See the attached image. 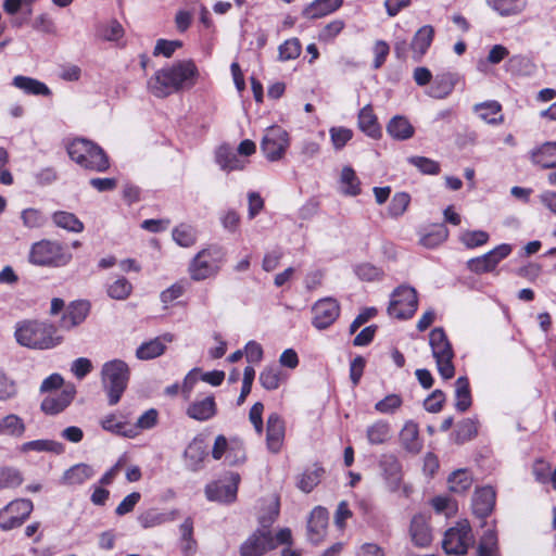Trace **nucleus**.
Returning <instances> with one entry per match:
<instances>
[{"label":"nucleus","mask_w":556,"mask_h":556,"mask_svg":"<svg viewBox=\"0 0 556 556\" xmlns=\"http://www.w3.org/2000/svg\"><path fill=\"white\" fill-rule=\"evenodd\" d=\"M473 112L478 114L479 118L490 125H498L504 122L502 112V104L496 100H489L473 105Z\"/></svg>","instance_id":"393cba45"},{"label":"nucleus","mask_w":556,"mask_h":556,"mask_svg":"<svg viewBox=\"0 0 556 556\" xmlns=\"http://www.w3.org/2000/svg\"><path fill=\"white\" fill-rule=\"evenodd\" d=\"M166 345L160 338H154L140 344L136 350V357L140 361H149L161 356Z\"/></svg>","instance_id":"79ce46f5"},{"label":"nucleus","mask_w":556,"mask_h":556,"mask_svg":"<svg viewBox=\"0 0 556 556\" xmlns=\"http://www.w3.org/2000/svg\"><path fill=\"white\" fill-rule=\"evenodd\" d=\"M478 425L475 419L466 418L457 424L454 431V440L456 443L462 444L470 441L477 435Z\"/></svg>","instance_id":"3c124183"},{"label":"nucleus","mask_w":556,"mask_h":556,"mask_svg":"<svg viewBox=\"0 0 556 556\" xmlns=\"http://www.w3.org/2000/svg\"><path fill=\"white\" fill-rule=\"evenodd\" d=\"M286 378V375L277 365H268L261 371L258 380L264 389L273 391L278 389Z\"/></svg>","instance_id":"58836bf2"},{"label":"nucleus","mask_w":556,"mask_h":556,"mask_svg":"<svg viewBox=\"0 0 556 556\" xmlns=\"http://www.w3.org/2000/svg\"><path fill=\"white\" fill-rule=\"evenodd\" d=\"M197 76L198 68L192 61H179L156 71L148 80V89L153 96L165 98L181 89L192 87Z\"/></svg>","instance_id":"f257e3e1"},{"label":"nucleus","mask_w":556,"mask_h":556,"mask_svg":"<svg viewBox=\"0 0 556 556\" xmlns=\"http://www.w3.org/2000/svg\"><path fill=\"white\" fill-rule=\"evenodd\" d=\"M72 260V253L61 242L43 239L31 244L28 262L42 267H61Z\"/></svg>","instance_id":"39448f33"},{"label":"nucleus","mask_w":556,"mask_h":556,"mask_svg":"<svg viewBox=\"0 0 556 556\" xmlns=\"http://www.w3.org/2000/svg\"><path fill=\"white\" fill-rule=\"evenodd\" d=\"M22 472L14 467H0V490L14 489L23 483Z\"/></svg>","instance_id":"864d4df0"},{"label":"nucleus","mask_w":556,"mask_h":556,"mask_svg":"<svg viewBox=\"0 0 556 556\" xmlns=\"http://www.w3.org/2000/svg\"><path fill=\"white\" fill-rule=\"evenodd\" d=\"M485 2L501 16L517 15L527 7L526 0H485Z\"/></svg>","instance_id":"4c0bfd02"},{"label":"nucleus","mask_w":556,"mask_h":556,"mask_svg":"<svg viewBox=\"0 0 556 556\" xmlns=\"http://www.w3.org/2000/svg\"><path fill=\"white\" fill-rule=\"evenodd\" d=\"M14 337L20 345L34 350L53 349L63 341L53 324L40 320L17 323Z\"/></svg>","instance_id":"f03ea898"},{"label":"nucleus","mask_w":556,"mask_h":556,"mask_svg":"<svg viewBox=\"0 0 556 556\" xmlns=\"http://www.w3.org/2000/svg\"><path fill=\"white\" fill-rule=\"evenodd\" d=\"M341 192L345 195L356 197L361 193V181L351 166H344L340 176Z\"/></svg>","instance_id":"a19ab883"},{"label":"nucleus","mask_w":556,"mask_h":556,"mask_svg":"<svg viewBox=\"0 0 556 556\" xmlns=\"http://www.w3.org/2000/svg\"><path fill=\"white\" fill-rule=\"evenodd\" d=\"M12 84L27 94L46 97L51 94V90L45 83L31 77L18 75L13 78Z\"/></svg>","instance_id":"72a5a7b5"},{"label":"nucleus","mask_w":556,"mask_h":556,"mask_svg":"<svg viewBox=\"0 0 556 556\" xmlns=\"http://www.w3.org/2000/svg\"><path fill=\"white\" fill-rule=\"evenodd\" d=\"M302 51L301 42L298 38L287 39L278 47V60L281 62L295 60Z\"/></svg>","instance_id":"6e6d98bb"},{"label":"nucleus","mask_w":556,"mask_h":556,"mask_svg":"<svg viewBox=\"0 0 556 556\" xmlns=\"http://www.w3.org/2000/svg\"><path fill=\"white\" fill-rule=\"evenodd\" d=\"M455 408L463 413L471 405L469 381L466 377H459L455 382Z\"/></svg>","instance_id":"a18cd8bd"},{"label":"nucleus","mask_w":556,"mask_h":556,"mask_svg":"<svg viewBox=\"0 0 556 556\" xmlns=\"http://www.w3.org/2000/svg\"><path fill=\"white\" fill-rule=\"evenodd\" d=\"M511 251L510 244L502 243L482 256L470 258L467 266L476 274L492 271L502 260L506 258L511 253Z\"/></svg>","instance_id":"ddd939ff"},{"label":"nucleus","mask_w":556,"mask_h":556,"mask_svg":"<svg viewBox=\"0 0 556 556\" xmlns=\"http://www.w3.org/2000/svg\"><path fill=\"white\" fill-rule=\"evenodd\" d=\"M531 162L542 168L556 167V142L547 141L530 152Z\"/></svg>","instance_id":"a878e982"},{"label":"nucleus","mask_w":556,"mask_h":556,"mask_svg":"<svg viewBox=\"0 0 556 556\" xmlns=\"http://www.w3.org/2000/svg\"><path fill=\"white\" fill-rule=\"evenodd\" d=\"M400 441L407 452L413 454L419 453L422 448V441L419 438L417 424L414 421L405 422L400 432Z\"/></svg>","instance_id":"bb28decb"},{"label":"nucleus","mask_w":556,"mask_h":556,"mask_svg":"<svg viewBox=\"0 0 556 556\" xmlns=\"http://www.w3.org/2000/svg\"><path fill=\"white\" fill-rule=\"evenodd\" d=\"M21 218L23 225L27 228H39L42 227L47 218L46 216L36 208H26L22 212Z\"/></svg>","instance_id":"e2e57ef3"},{"label":"nucleus","mask_w":556,"mask_h":556,"mask_svg":"<svg viewBox=\"0 0 556 556\" xmlns=\"http://www.w3.org/2000/svg\"><path fill=\"white\" fill-rule=\"evenodd\" d=\"M93 476V468L88 464L80 463L72 466L63 473L62 483L66 485H80Z\"/></svg>","instance_id":"cd10ccee"},{"label":"nucleus","mask_w":556,"mask_h":556,"mask_svg":"<svg viewBox=\"0 0 556 556\" xmlns=\"http://www.w3.org/2000/svg\"><path fill=\"white\" fill-rule=\"evenodd\" d=\"M100 36L108 41H117L124 36V28L116 20L100 27Z\"/></svg>","instance_id":"69168bd1"},{"label":"nucleus","mask_w":556,"mask_h":556,"mask_svg":"<svg viewBox=\"0 0 556 556\" xmlns=\"http://www.w3.org/2000/svg\"><path fill=\"white\" fill-rule=\"evenodd\" d=\"M217 413V407L215 403L214 396H205L201 400H195L192 402L186 414L189 418L198 420V421H206L213 418Z\"/></svg>","instance_id":"b1692460"},{"label":"nucleus","mask_w":556,"mask_h":556,"mask_svg":"<svg viewBox=\"0 0 556 556\" xmlns=\"http://www.w3.org/2000/svg\"><path fill=\"white\" fill-rule=\"evenodd\" d=\"M495 491L492 486H482L476 489L472 496V510L479 518L488 517L495 505Z\"/></svg>","instance_id":"5701e85b"},{"label":"nucleus","mask_w":556,"mask_h":556,"mask_svg":"<svg viewBox=\"0 0 556 556\" xmlns=\"http://www.w3.org/2000/svg\"><path fill=\"white\" fill-rule=\"evenodd\" d=\"M402 403V397L399 394H389L376 403L375 409L381 414H393Z\"/></svg>","instance_id":"338daca9"},{"label":"nucleus","mask_w":556,"mask_h":556,"mask_svg":"<svg viewBox=\"0 0 556 556\" xmlns=\"http://www.w3.org/2000/svg\"><path fill=\"white\" fill-rule=\"evenodd\" d=\"M408 162L424 174L437 175L440 172V164L425 156H410Z\"/></svg>","instance_id":"052dcab7"},{"label":"nucleus","mask_w":556,"mask_h":556,"mask_svg":"<svg viewBox=\"0 0 556 556\" xmlns=\"http://www.w3.org/2000/svg\"><path fill=\"white\" fill-rule=\"evenodd\" d=\"M380 468L388 490L396 492L402 484V465L394 455H383L380 460Z\"/></svg>","instance_id":"6ab92c4d"},{"label":"nucleus","mask_w":556,"mask_h":556,"mask_svg":"<svg viewBox=\"0 0 556 556\" xmlns=\"http://www.w3.org/2000/svg\"><path fill=\"white\" fill-rule=\"evenodd\" d=\"M478 556H501L497 535L494 530H486L478 544Z\"/></svg>","instance_id":"09e8293b"},{"label":"nucleus","mask_w":556,"mask_h":556,"mask_svg":"<svg viewBox=\"0 0 556 556\" xmlns=\"http://www.w3.org/2000/svg\"><path fill=\"white\" fill-rule=\"evenodd\" d=\"M358 126L363 132L374 139L381 136V128L370 104H367L361 110L358 114Z\"/></svg>","instance_id":"473e14b6"},{"label":"nucleus","mask_w":556,"mask_h":556,"mask_svg":"<svg viewBox=\"0 0 556 556\" xmlns=\"http://www.w3.org/2000/svg\"><path fill=\"white\" fill-rule=\"evenodd\" d=\"M286 433V425L281 416L271 413L267 418L266 445L269 452L277 454L280 452Z\"/></svg>","instance_id":"f3484780"},{"label":"nucleus","mask_w":556,"mask_h":556,"mask_svg":"<svg viewBox=\"0 0 556 556\" xmlns=\"http://www.w3.org/2000/svg\"><path fill=\"white\" fill-rule=\"evenodd\" d=\"M472 483V475L467 469H457L453 471L447 479L448 490L458 494L468 491Z\"/></svg>","instance_id":"ea45409f"},{"label":"nucleus","mask_w":556,"mask_h":556,"mask_svg":"<svg viewBox=\"0 0 556 556\" xmlns=\"http://www.w3.org/2000/svg\"><path fill=\"white\" fill-rule=\"evenodd\" d=\"M328 518L327 509L321 506H317L312 510L307 522V536L313 544H318L324 540Z\"/></svg>","instance_id":"412c9836"},{"label":"nucleus","mask_w":556,"mask_h":556,"mask_svg":"<svg viewBox=\"0 0 556 556\" xmlns=\"http://www.w3.org/2000/svg\"><path fill=\"white\" fill-rule=\"evenodd\" d=\"M417 307L416 290L409 286H400L391 294L388 313L391 317L397 319H408L415 314Z\"/></svg>","instance_id":"6e6552de"},{"label":"nucleus","mask_w":556,"mask_h":556,"mask_svg":"<svg viewBox=\"0 0 556 556\" xmlns=\"http://www.w3.org/2000/svg\"><path fill=\"white\" fill-rule=\"evenodd\" d=\"M275 547V538L269 530H256L240 545L239 552L240 556H263Z\"/></svg>","instance_id":"4468645a"},{"label":"nucleus","mask_w":556,"mask_h":556,"mask_svg":"<svg viewBox=\"0 0 556 556\" xmlns=\"http://www.w3.org/2000/svg\"><path fill=\"white\" fill-rule=\"evenodd\" d=\"M472 543L471 527L467 520H463L445 531L442 547L448 555H464Z\"/></svg>","instance_id":"1a4fd4ad"},{"label":"nucleus","mask_w":556,"mask_h":556,"mask_svg":"<svg viewBox=\"0 0 556 556\" xmlns=\"http://www.w3.org/2000/svg\"><path fill=\"white\" fill-rule=\"evenodd\" d=\"M26 431L24 420L16 414H8L0 417V435L21 438Z\"/></svg>","instance_id":"c9c22d12"},{"label":"nucleus","mask_w":556,"mask_h":556,"mask_svg":"<svg viewBox=\"0 0 556 556\" xmlns=\"http://www.w3.org/2000/svg\"><path fill=\"white\" fill-rule=\"evenodd\" d=\"M289 147V135L280 126H270L265 130L261 142V149L265 157L270 161H279Z\"/></svg>","instance_id":"9d476101"},{"label":"nucleus","mask_w":556,"mask_h":556,"mask_svg":"<svg viewBox=\"0 0 556 556\" xmlns=\"http://www.w3.org/2000/svg\"><path fill=\"white\" fill-rule=\"evenodd\" d=\"M343 0H314L303 10V16L308 20L326 16L342 5Z\"/></svg>","instance_id":"c85d7f7f"},{"label":"nucleus","mask_w":556,"mask_h":556,"mask_svg":"<svg viewBox=\"0 0 556 556\" xmlns=\"http://www.w3.org/2000/svg\"><path fill=\"white\" fill-rule=\"evenodd\" d=\"M67 153L81 167L103 173L109 169L110 162L105 152L94 142L77 138L67 146Z\"/></svg>","instance_id":"20e7f679"},{"label":"nucleus","mask_w":556,"mask_h":556,"mask_svg":"<svg viewBox=\"0 0 556 556\" xmlns=\"http://www.w3.org/2000/svg\"><path fill=\"white\" fill-rule=\"evenodd\" d=\"M410 202V197L406 192H397L393 195L388 212L389 215L393 218H397L402 216L407 210Z\"/></svg>","instance_id":"13d9d810"},{"label":"nucleus","mask_w":556,"mask_h":556,"mask_svg":"<svg viewBox=\"0 0 556 556\" xmlns=\"http://www.w3.org/2000/svg\"><path fill=\"white\" fill-rule=\"evenodd\" d=\"M90 302L85 300L72 302L60 320V327L64 330H71L83 324L90 313Z\"/></svg>","instance_id":"a211bd4d"},{"label":"nucleus","mask_w":556,"mask_h":556,"mask_svg":"<svg viewBox=\"0 0 556 556\" xmlns=\"http://www.w3.org/2000/svg\"><path fill=\"white\" fill-rule=\"evenodd\" d=\"M245 460V450L242 441L233 439L230 441V447L226 454V462L230 466H236Z\"/></svg>","instance_id":"680f3d73"},{"label":"nucleus","mask_w":556,"mask_h":556,"mask_svg":"<svg viewBox=\"0 0 556 556\" xmlns=\"http://www.w3.org/2000/svg\"><path fill=\"white\" fill-rule=\"evenodd\" d=\"M355 275L364 281H375L381 279L383 271L381 268L370 264L361 263L354 266Z\"/></svg>","instance_id":"bf43d9fd"},{"label":"nucleus","mask_w":556,"mask_h":556,"mask_svg":"<svg viewBox=\"0 0 556 556\" xmlns=\"http://www.w3.org/2000/svg\"><path fill=\"white\" fill-rule=\"evenodd\" d=\"M409 536L413 544L417 547L425 548L431 544L432 533L425 515L418 514L412 518Z\"/></svg>","instance_id":"4be33fe9"},{"label":"nucleus","mask_w":556,"mask_h":556,"mask_svg":"<svg viewBox=\"0 0 556 556\" xmlns=\"http://www.w3.org/2000/svg\"><path fill=\"white\" fill-rule=\"evenodd\" d=\"M392 435L391 426L386 420H377L367 427L366 437L371 445L387 443Z\"/></svg>","instance_id":"e433bc0d"},{"label":"nucleus","mask_w":556,"mask_h":556,"mask_svg":"<svg viewBox=\"0 0 556 556\" xmlns=\"http://www.w3.org/2000/svg\"><path fill=\"white\" fill-rule=\"evenodd\" d=\"M17 394V387L13 379L0 371V401L5 402Z\"/></svg>","instance_id":"774afa93"},{"label":"nucleus","mask_w":556,"mask_h":556,"mask_svg":"<svg viewBox=\"0 0 556 556\" xmlns=\"http://www.w3.org/2000/svg\"><path fill=\"white\" fill-rule=\"evenodd\" d=\"M489 238V233L484 230H466L460 235L459 240L465 247L473 249L485 244Z\"/></svg>","instance_id":"4d7b16f0"},{"label":"nucleus","mask_w":556,"mask_h":556,"mask_svg":"<svg viewBox=\"0 0 556 556\" xmlns=\"http://www.w3.org/2000/svg\"><path fill=\"white\" fill-rule=\"evenodd\" d=\"M226 252L219 245L212 244L198 252L189 265V274L192 280L201 281L214 277L219 271Z\"/></svg>","instance_id":"423d86ee"},{"label":"nucleus","mask_w":556,"mask_h":556,"mask_svg":"<svg viewBox=\"0 0 556 556\" xmlns=\"http://www.w3.org/2000/svg\"><path fill=\"white\" fill-rule=\"evenodd\" d=\"M429 344L441 377L445 380L453 378L455 375L454 351L443 328L438 327L431 330Z\"/></svg>","instance_id":"0eeeda50"},{"label":"nucleus","mask_w":556,"mask_h":556,"mask_svg":"<svg viewBox=\"0 0 556 556\" xmlns=\"http://www.w3.org/2000/svg\"><path fill=\"white\" fill-rule=\"evenodd\" d=\"M101 425L104 430L116 434H122L127 438H134L138 433L135 428H127V425L117 420L114 415L106 416L101 421Z\"/></svg>","instance_id":"5fc2aeb1"},{"label":"nucleus","mask_w":556,"mask_h":556,"mask_svg":"<svg viewBox=\"0 0 556 556\" xmlns=\"http://www.w3.org/2000/svg\"><path fill=\"white\" fill-rule=\"evenodd\" d=\"M172 237L178 245L189 248L197 242V230L191 225L180 224L173 229Z\"/></svg>","instance_id":"8fccbe9b"},{"label":"nucleus","mask_w":556,"mask_h":556,"mask_svg":"<svg viewBox=\"0 0 556 556\" xmlns=\"http://www.w3.org/2000/svg\"><path fill=\"white\" fill-rule=\"evenodd\" d=\"M323 473L324 469L321 467L306 469L299 477L298 488L305 493H309L320 482Z\"/></svg>","instance_id":"603ef678"},{"label":"nucleus","mask_w":556,"mask_h":556,"mask_svg":"<svg viewBox=\"0 0 556 556\" xmlns=\"http://www.w3.org/2000/svg\"><path fill=\"white\" fill-rule=\"evenodd\" d=\"M33 502L18 498L10 502L0 510V528L4 531L20 527L33 511Z\"/></svg>","instance_id":"9b49d317"},{"label":"nucleus","mask_w":556,"mask_h":556,"mask_svg":"<svg viewBox=\"0 0 556 556\" xmlns=\"http://www.w3.org/2000/svg\"><path fill=\"white\" fill-rule=\"evenodd\" d=\"M313 325L317 329H326L332 325L340 314V306L337 300L326 298L317 301L313 308Z\"/></svg>","instance_id":"2eb2a0df"},{"label":"nucleus","mask_w":556,"mask_h":556,"mask_svg":"<svg viewBox=\"0 0 556 556\" xmlns=\"http://www.w3.org/2000/svg\"><path fill=\"white\" fill-rule=\"evenodd\" d=\"M329 134L336 150H341L353 137V131L345 127H331Z\"/></svg>","instance_id":"0e129e2a"},{"label":"nucleus","mask_w":556,"mask_h":556,"mask_svg":"<svg viewBox=\"0 0 556 556\" xmlns=\"http://www.w3.org/2000/svg\"><path fill=\"white\" fill-rule=\"evenodd\" d=\"M175 519L174 513H161L157 509H148L141 513L137 520L143 529L154 528Z\"/></svg>","instance_id":"37998d69"},{"label":"nucleus","mask_w":556,"mask_h":556,"mask_svg":"<svg viewBox=\"0 0 556 556\" xmlns=\"http://www.w3.org/2000/svg\"><path fill=\"white\" fill-rule=\"evenodd\" d=\"M216 163L223 170H241L245 166V162L238 157L229 147L220 146L215 155Z\"/></svg>","instance_id":"2f4dec72"},{"label":"nucleus","mask_w":556,"mask_h":556,"mask_svg":"<svg viewBox=\"0 0 556 556\" xmlns=\"http://www.w3.org/2000/svg\"><path fill=\"white\" fill-rule=\"evenodd\" d=\"M239 482V473L230 472L223 479L206 485V497L210 501L231 503L236 500Z\"/></svg>","instance_id":"f8f14e48"},{"label":"nucleus","mask_w":556,"mask_h":556,"mask_svg":"<svg viewBox=\"0 0 556 556\" xmlns=\"http://www.w3.org/2000/svg\"><path fill=\"white\" fill-rule=\"evenodd\" d=\"M434 38V28L431 25H424L414 34L409 45L412 58L420 62L428 52Z\"/></svg>","instance_id":"aec40b11"},{"label":"nucleus","mask_w":556,"mask_h":556,"mask_svg":"<svg viewBox=\"0 0 556 556\" xmlns=\"http://www.w3.org/2000/svg\"><path fill=\"white\" fill-rule=\"evenodd\" d=\"M75 394V386L67 383L61 392L46 396L41 402L40 408L47 415L60 414L73 402Z\"/></svg>","instance_id":"dca6fc26"},{"label":"nucleus","mask_w":556,"mask_h":556,"mask_svg":"<svg viewBox=\"0 0 556 556\" xmlns=\"http://www.w3.org/2000/svg\"><path fill=\"white\" fill-rule=\"evenodd\" d=\"M129 379L130 368L123 359L114 358L102 365L101 381L110 405H116L119 402Z\"/></svg>","instance_id":"7ed1b4c3"},{"label":"nucleus","mask_w":556,"mask_h":556,"mask_svg":"<svg viewBox=\"0 0 556 556\" xmlns=\"http://www.w3.org/2000/svg\"><path fill=\"white\" fill-rule=\"evenodd\" d=\"M21 453L27 454L29 452L36 453H53L60 455L64 452V445L61 442L48 439H39L34 441L24 442L18 447Z\"/></svg>","instance_id":"c756f323"},{"label":"nucleus","mask_w":556,"mask_h":556,"mask_svg":"<svg viewBox=\"0 0 556 556\" xmlns=\"http://www.w3.org/2000/svg\"><path fill=\"white\" fill-rule=\"evenodd\" d=\"M52 220L54 225L59 228H63L71 232H81L84 230V224L80 222L75 214L58 211L53 213Z\"/></svg>","instance_id":"c03bdc74"},{"label":"nucleus","mask_w":556,"mask_h":556,"mask_svg":"<svg viewBox=\"0 0 556 556\" xmlns=\"http://www.w3.org/2000/svg\"><path fill=\"white\" fill-rule=\"evenodd\" d=\"M206 454L204 441L202 439H193L185 450V459L188 468L193 471L198 470Z\"/></svg>","instance_id":"f704fd0d"},{"label":"nucleus","mask_w":556,"mask_h":556,"mask_svg":"<svg viewBox=\"0 0 556 556\" xmlns=\"http://www.w3.org/2000/svg\"><path fill=\"white\" fill-rule=\"evenodd\" d=\"M132 292V285L125 277H117L114 281L106 285V294L117 301H124Z\"/></svg>","instance_id":"49530a36"},{"label":"nucleus","mask_w":556,"mask_h":556,"mask_svg":"<svg viewBox=\"0 0 556 556\" xmlns=\"http://www.w3.org/2000/svg\"><path fill=\"white\" fill-rule=\"evenodd\" d=\"M448 237V230L443 224L434 225L419 240L420 244L433 249L443 243Z\"/></svg>","instance_id":"de8ad7c7"},{"label":"nucleus","mask_w":556,"mask_h":556,"mask_svg":"<svg viewBox=\"0 0 556 556\" xmlns=\"http://www.w3.org/2000/svg\"><path fill=\"white\" fill-rule=\"evenodd\" d=\"M387 132L393 139L403 141L412 138L415 129L405 116L396 115L388 123Z\"/></svg>","instance_id":"7c9ffc66"}]
</instances>
